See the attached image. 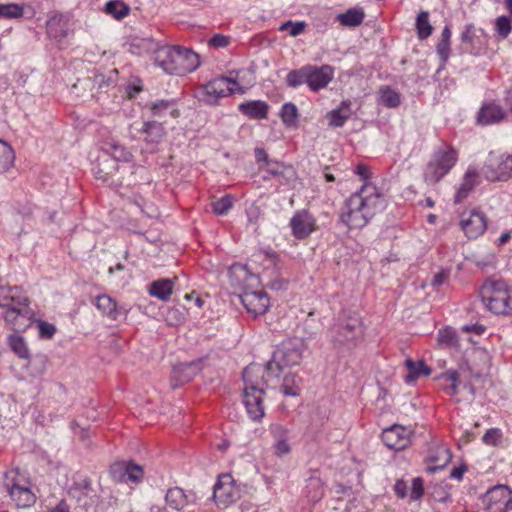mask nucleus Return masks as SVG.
Returning <instances> with one entry per match:
<instances>
[{"label":"nucleus","mask_w":512,"mask_h":512,"mask_svg":"<svg viewBox=\"0 0 512 512\" xmlns=\"http://www.w3.org/2000/svg\"><path fill=\"white\" fill-rule=\"evenodd\" d=\"M410 434L409 429L400 425H393L384 429L382 441L390 449L403 450L410 443Z\"/></svg>","instance_id":"a211bd4d"},{"label":"nucleus","mask_w":512,"mask_h":512,"mask_svg":"<svg viewBox=\"0 0 512 512\" xmlns=\"http://www.w3.org/2000/svg\"><path fill=\"white\" fill-rule=\"evenodd\" d=\"M141 133L145 134L144 141L147 144H158L166 135L165 128L162 123L157 121L144 122Z\"/></svg>","instance_id":"c85d7f7f"},{"label":"nucleus","mask_w":512,"mask_h":512,"mask_svg":"<svg viewBox=\"0 0 512 512\" xmlns=\"http://www.w3.org/2000/svg\"><path fill=\"white\" fill-rule=\"evenodd\" d=\"M381 102L388 108H396L400 105V95L389 86L381 90Z\"/></svg>","instance_id":"49530a36"},{"label":"nucleus","mask_w":512,"mask_h":512,"mask_svg":"<svg viewBox=\"0 0 512 512\" xmlns=\"http://www.w3.org/2000/svg\"><path fill=\"white\" fill-rule=\"evenodd\" d=\"M475 37V27L473 24H467L461 33V41L463 43L472 44Z\"/></svg>","instance_id":"bf43d9fd"},{"label":"nucleus","mask_w":512,"mask_h":512,"mask_svg":"<svg viewBox=\"0 0 512 512\" xmlns=\"http://www.w3.org/2000/svg\"><path fill=\"white\" fill-rule=\"evenodd\" d=\"M283 379L280 384V390L285 396H298L300 392L299 378L294 373H283Z\"/></svg>","instance_id":"c9c22d12"},{"label":"nucleus","mask_w":512,"mask_h":512,"mask_svg":"<svg viewBox=\"0 0 512 512\" xmlns=\"http://www.w3.org/2000/svg\"><path fill=\"white\" fill-rule=\"evenodd\" d=\"M269 432L273 439L274 453L280 457L289 454L291 452L290 431L285 426L274 423L270 425Z\"/></svg>","instance_id":"aec40b11"},{"label":"nucleus","mask_w":512,"mask_h":512,"mask_svg":"<svg viewBox=\"0 0 512 512\" xmlns=\"http://www.w3.org/2000/svg\"><path fill=\"white\" fill-rule=\"evenodd\" d=\"M305 348L304 341L298 338L283 341L265 366L267 382L279 383L286 368L300 364Z\"/></svg>","instance_id":"423d86ee"},{"label":"nucleus","mask_w":512,"mask_h":512,"mask_svg":"<svg viewBox=\"0 0 512 512\" xmlns=\"http://www.w3.org/2000/svg\"><path fill=\"white\" fill-rule=\"evenodd\" d=\"M154 117H164L170 114L173 118L179 116V111L175 107L173 100H158L147 105Z\"/></svg>","instance_id":"7c9ffc66"},{"label":"nucleus","mask_w":512,"mask_h":512,"mask_svg":"<svg viewBox=\"0 0 512 512\" xmlns=\"http://www.w3.org/2000/svg\"><path fill=\"white\" fill-rule=\"evenodd\" d=\"M457 152L454 149L438 150L433 154L424 172V180L433 185L439 182L455 165Z\"/></svg>","instance_id":"9d476101"},{"label":"nucleus","mask_w":512,"mask_h":512,"mask_svg":"<svg viewBox=\"0 0 512 512\" xmlns=\"http://www.w3.org/2000/svg\"><path fill=\"white\" fill-rule=\"evenodd\" d=\"M484 305L495 314H507L512 311V297L504 281H488L481 289Z\"/></svg>","instance_id":"0eeeda50"},{"label":"nucleus","mask_w":512,"mask_h":512,"mask_svg":"<svg viewBox=\"0 0 512 512\" xmlns=\"http://www.w3.org/2000/svg\"><path fill=\"white\" fill-rule=\"evenodd\" d=\"M111 473L115 479L131 482H139L143 478V468L133 462L116 463L111 467Z\"/></svg>","instance_id":"412c9836"},{"label":"nucleus","mask_w":512,"mask_h":512,"mask_svg":"<svg viewBox=\"0 0 512 512\" xmlns=\"http://www.w3.org/2000/svg\"><path fill=\"white\" fill-rule=\"evenodd\" d=\"M239 111L250 119H266L269 105L265 101L250 100L238 106Z\"/></svg>","instance_id":"b1692460"},{"label":"nucleus","mask_w":512,"mask_h":512,"mask_svg":"<svg viewBox=\"0 0 512 512\" xmlns=\"http://www.w3.org/2000/svg\"><path fill=\"white\" fill-rule=\"evenodd\" d=\"M305 493L310 502H318L324 495L321 479L318 477H310L305 486Z\"/></svg>","instance_id":"4c0bfd02"},{"label":"nucleus","mask_w":512,"mask_h":512,"mask_svg":"<svg viewBox=\"0 0 512 512\" xmlns=\"http://www.w3.org/2000/svg\"><path fill=\"white\" fill-rule=\"evenodd\" d=\"M385 206L384 195L375 185L365 182L345 201L340 220L349 229L362 228Z\"/></svg>","instance_id":"f257e3e1"},{"label":"nucleus","mask_w":512,"mask_h":512,"mask_svg":"<svg viewBox=\"0 0 512 512\" xmlns=\"http://www.w3.org/2000/svg\"><path fill=\"white\" fill-rule=\"evenodd\" d=\"M103 151L106 156H110L112 158V162H129L132 159V153L126 149L123 145L119 144L116 141L109 142L105 144L103 147Z\"/></svg>","instance_id":"2f4dec72"},{"label":"nucleus","mask_w":512,"mask_h":512,"mask_svg":"<svg viewBox=\"0 0 512 512\" xmlns=\"http://www.w3.org/2000/svg\"><path fill=\"white\" fill-rule=\"evenodd\" d=\"M118 169V166L112 160L104 159L98 160V163L93 167L95 177L103 182H107L110 176Z\"/></svg>","instance_id":"e433bc0d"},{"label":"nucleus","mask_w":512,"mask_h":512,"mask_svg":"<svg viewBox=\"0 0 512 512\" xmlns=\"http://www.w3.org/2000/svg\"><path fill=\"white\" fill-rule=\"evenodd\" d=\"M105 12L115 19H123L129 13V7L121 1H109L105 6Z\"/></svg>","instance_id":"37998d69"},{"label":"nucleus","mask_w":512,"mask_h":512,"mask_svg":"<svg viewBox=\"0 0 512 512\" xmlns=\"http://www.w3.org/2000/svg\"><path fill=\"white\" fill-rule=\"evenodd\" d=\"M202 369V360L198 359L192 362L179 363L172 369L171 385L177 388L191 381Z\"/></svg>","instance_id":"f3484780"},{"label":"nucleus","mask_w":512,"mask_h":512,"mask_svg":"<svg viewBox=\"0 0 512 512\" xmlns=\"http://www.w3.org/2000/svg\"><path fill=\"white\" fill-rule=\"evenodd\" d=\"M173 291V282L170 279H159L153 281L149 286L151 296L166 301Z\"/></svg>","instance_id":"72a5a7b5"},{"label":"nucleus","mask_w":512,"mask_h":512,"mask_svg":"<svg viewBox=\"0 0 512 512\" xmlns=\"http://www.w3.org/2000/svg\"><path fill=\"white\" fill-rule=\"evenodd\" d=\"M45 357L36 356L33 359H30L27 363V367L30 369L32 375H40L45 370Z\"/></svg>","instance_id":"603ef678"},{"label":"nucleus","mask_w":512,"mask_h":512,"mask_svg":"<svg viewBox=\"0 0 512 512\" xmlns=\"http://www.w3.org/2000/svg\"><path fill=\"white\" fill-rule=\"evenodd\" d=\"M212 498L217 505L225 507L239 498V490L235 486V481L231 474L224 473L219 475L213 487Z\"/></svg>","instance_id":"2eb2a0df"},{"label":"nucleus","mask_w":512,"mask_h":512,"mask_svg":"<svg viewBox=\"0 0 512 512\" xmlns=\"http://www.w3.org/2000/svg\"><path fill=\"white\" fill-rule=\"evenodd\" d=\"M438 341L441 345H445L446 347H455L458 344V337L452 328L446 327L439 331Z\"/></svg>","instance_id":"09e8293b"},{"label":"nucleus","mask_w":512,"mask_h":512,"mask_svg":"<svg viewBox=\"0 0 512 512\" xmlns=\"http://www.w3.org/2000/svg\"><path fill=\"white\" fill-rule=\"evenodd\" d=\"M361 334V319L355 313L342 312L330 329L331 339L339 345L349 344Z\"/></svg>","instance_id":"1a4fd4ad"},{"label":"nucleus","mask_w":512,"mask_h":512,"mask_svg":"<svg viewBox=\"0 0 512 512\" xmlns=\"http://www.w3.org/2000/svg\"><path fill=\"white\" fill-rule=\"evenodd\" d=\"M143 42L153 52L155 65L169 75L183 76L195 71L200 65L198 54L191 49L178 45H159L150 39Z\"/></svg>","instance_id":"f03ea898"},{"label":"nucleus","mask_w":512,"mask_h":512,"mask_svg":"<svg viewBox=\"0 0 512 512\" xmlns=\"http://www.w3.org/2000/svg\"><path fill=\"white\" fill-rule=\"evenodd\" d=\"M502 434L498 428H491L483 435V442L487 445L495 446L500 441Z\"/></svg>","instance_id":"4d7b16f0"},{"label":"nucleus","mask_w":512,"mask_h":512,"mask_svg":"<svg viewBox=\"0 0 512 512\" xmlns=\"http://www.w3.org/2000/svg\"><path fill=\"white\" fill-rule=\"evenodd\" d=\"M482 174L489 181H504L512 175V156L489 154L482 168Z\"/></svg>","instance_id":"4468645a"},{"label":"nucleus","mask_w":512,"mask_h":512,"mask_svg":"<svg viewBox=\"0 0 512 512\" xmlns=\"http://www.w3.org/2000/svg\"><path fill=\"white\" fill-rule=\"evenodd\" d=\"M280 116L286 126H293L298 117L296 105L291 102L285 103L281 108Z\"/></svg>","instance_id":"a18cd8bd"},{"label":"nucleus","mask_w":512,"mask_h":512,"mask_svg":"<svg viewBox=\"0 0 512 512\" xmlns=\"http://www.w3.org/2000/svg\"><path fill=\"white\" fill-rule=\"evenodd\" d=\"M305 27L306 24L303 21L293 22L289 20L280 26V30L285 31L290 28V35L295 37L300 35L305 30Z\"/></svg>","instance_id":"5fc2aeb1"},{"label":"nucleus","mask_w":512,"mask_h":512,"mask_svg":"<svg viewBox=\"0 0 512 512\" xmlns=\"http://www.w3.org/2000/svg\"><path fill=\"white\" fill-rule=\"evenodd\" d=\"M486 512H507L512 509V491L502 484L491 487L482 498Z\"/></svg>","instance_id":"ddd939ff"},{"label":"nucleus","mask_w":512,"mask_h":512,"mask_svg":"<svg viewBox=\"0 0 512 512\" xmlns=\"http://www.w3.org/2000/svg\"><path fill=\"white\" fill-rule=\"evenodd\" d=\"M15 154L12 147L0 140V173L8 171L14 164Z\"/></svg>","instance_id":"58836bf2"},{"label":"nucleus","mask_w":512,"mask_h":512,"mask_svg":"<svg viewBox=\"0 0 512 512\" xmlns=\"http://www.w3.org/2000/svg\"><path fill=\"white\" fill-rule=\"evenodd\" d=\"M134 203L137 207H139L142 213L148 215L149 217H153L155 215L153 206L147 205L142 197H136Z\"/></svg>","instance_id":"680f3d73"},{"label":"nucleus","mask_w":512,"mask_h":512,"mask_svg":"<svg viewBox=\"0 0 512 512\" xmlns=\"http://www.w3.org/2000/svg\"><path fill=\"white\" fill-rule=\"evenodd\" d=\"M395 494L399 498H405L407 496V484L403 480H397L394 485Z\"/></svg>","instance_id":"e2e57ef3"},{"label":"nucleus","mask_w":512,"mask_h":512,"mask_svg":"<svg viewBox=\"0 0 512 512\" xmlns=\"http://www.w3.org/2000/svg\"><path fill=\"white\" fill-rule=\"evenodd\" d=\"M487 217L478 208L465 209L459 216V226L468 239H477L487 229Z\"/></svg>","instance_id":"f8f14e48"},{"label":"nucleus","mask_w":512,"mask_h":512,"mask_svg":"<svg viewBox=\"0 0 512 512\" xmlns=\"http://www.w3.org/2000/svg\"><path fill=\"white\" fill-rule=\"evenodd\" d=\"M447 278H448V272H446V271H440V272H438V273L434 276V278H433V280H432V285H434V286H439V285L443 284V283H444V281H445Z\"/></svg>","instance_id":"774afa93"},{"label":"nucleus","mask_w":512,"mask_h":512,"mask_svg":"<svg viewBox=\"0 0 512 512\" xmlns=\"http://www.w3.org/2000/svg\"><path fill=\"white\" fill-rule=\"evenodd\" d=\"M238 74V71H231L229 77L219 76L210 80L204 87L209 101H216L234 93L245 94L247 88L239 84Z\"/></svg>","instance_id":"9b49d317"},{"label":"nucleus","mask_w":512,"mask_h":512,"mask_svg":"<svg viewBox=\"0 0 512 512\" xmlns=\"http://www.w3.org/2000/svg\"><path fill=\"white\" fill-rule=\"evenodd\" d=\"M364 17L365 13L362 8H351L338 15V20L343 26L356 27L363 22Z\"/></svg>","instance_id":"f704fd0d"},{"label":"nucleus","mask_w":512,"mask_h":512,"mask_svg":"<svg viewBox=\"0 0 512 512\" xmlns=\"http://www.w3.org/2000/svg\"><path fill=\"white\" fill-rule=\"evenodd\" d=\"M244 389H243V404L246 408L247 414L252 421H260L265 415V408L263 405L264 399V385L276 388V382H267V377L264 378V370L258 364H251L247 366L243 373Z\"/></svg>","instance_id":"39448f33"},{"label":"nucleus","mask_w":512,"mask_h":512,"mask_svg":"<svg viewBox=\"0 0 512 512\" xmlns=\"http://www.w3.org/2000/svg\"><path fill=\"white\" fill-rule=\"evenodd\" d=\"M4 486L17 507L26 508L35 503L36 497L30 489L29 480L19 469L5 473Z\"/></svg>","instance_id":"6e6552de"},{"label":"nucleus","mask_w":512,"mask_h":512,"mask_svg":"<svg viewBox=\"0 0 512 512\" xmlns=\"http://www.w3.org/2000/svg\"><path fill=\"white\" fill-rule=\"evenodd\" d=\"M47 32L54 38H62L67 35V23L63 14L55 13L47 21Z\"/></svg>","instance_id":"473e14b6"},{"label":"nucleus","mask_w":512,"mask_h":512,"mask_svg":"<svg viewBox=\"0 0 512 512\" xmlns=\"http://www.w3.org/2000/svg\"><path fill=\"white\" fill-rule=\"evenodd\" d=\"M334 70L329 65H308V87L312 91L325 88L333 79Z\"/></svg>","instance_id":"6ab92c4d"},{"label":"nucleus","mask_w":512,"mask_h":512,"mask_svg":"<svg viewBox=\"0 0 512 512\" xmlns=\"http://www.w3.org/2000/svg\"><path fill=\"white\" fill-rule=\"evenodd\" d=\"M436 52L442 62H446L450 56V41L440 39L436 46Z\"/></svg>","instance_id":"13d9d810"},{"label":"nucleus","mask_w":512,"mask_h":512,"mask_svg":"<svg viewBox=\"0 0 512 512\" xmlns=\"http://www.w3.org/2000/svg\"><path fill=\"white\" fill-rule=\"evenodd\" d=\"M290 227L295 238L305 239L317 229L316 219L308 210H299L290 219Z\"/></svg>","instance_id":"dca6fc26"},{"label":"nucleus","mask_w":512,"mask_h":512,"mask_svg":"<svg viewBox=\"0 0 512 512\" xmlns=\"http://www.w3.org/2000/svg\"><path fill=\"white\" fill-rule=\"evenodd\" d=\"M37 327H38L39 336L43 339H50L56 333L55 325H53L49 322H46V321H42V320L37 321Z\"/></svg>","instance_id":"864d4df0"},{"label":"nucleus","mask_w":512,"mask_h":512,"mask_svg":"<svg viewBox=\"0 0 512 512\" xmlns=\"http://www.w3.org/2000/svg\"><path fill=\"white\" fill-rule=\"evenodd\" d=\"M23 7L15 3L0 4V17L6 19L20 18Z\"/></svg>","instance_id":"de8ad7c7"},{"label":"nucleus","mask_w":512,"mask_h":512,"mask_svg":"<svg viewBox=\"0 0 512 512\" xmlns=\"http://www.w3.org/2000/svg\"><path fill=\"white\" fill-rule=\"evenodd\" d=\"M405 366L408 370V373L404 377V380L408 384L414 382L422 375L429 376L432 372L431 368L426 365L424 360L414 362L412 359L408 358L405 360Z\"/></svg>","instance_id":"c756f323"},{"label":"nucleus","mask_w":512,"mask_h":512,"mask_svg":"<svg viewBox=\"0 0 512 512\" xmlns=\"http://www.w3.org/2000/svg\"><path fill=\"white\" fill-rule=\"evenodd\" d=\"M286 84L292 88L299 87L303 84L308 85V65L291 70L286 76Z\"/></svg>","instance_id":"ea45409f"},{"label":"nucleus","mask_w":512,"mask_h":512,"mask_svg":"<svg viewBox=\"0 0 512 512\" xmlns=\"http://www.w3.org/2000/svg\"><path fill=\"white\" fill-rule=\"evenodd\" d=\"M229 280L232 286L242 290L240 299L247 311L254 316L263 315L269 308L270 301L264 290H253L259 283L258 277L245 265L235 263L229 267Z\"/></svg>","instance_id":"7ed1b4c3"},{"label":"nucleus","mask_w":512,"mask_h":512,"mask_svg":"<svg viewBox=\"0 0 512 512\" xmlns=\"http://www.w3.org/2000/svg\"><path fill=\"white\" fill-rule=\"evenodd\" d=\"M349 117L350 111L348 105L346 102H343L341 108L334 109L329 113V123L334 127H342Z\"/></svg>","instance_id":"79ce46f5"},{"label":"nucleus","mask_w":512,"mask_h":512,"mask_svg":"<svg viewBox=\"0 0 512 512\" xmlns=\"http://www.w3.org/2000/svg\"><path fill=\"white\" fill-rule=\"evenodd\" d=\"M495 29L500 38H507L512 31L511 19L505 15L499 16L496 19Z\"/></svg>","instance_id":"3c124183"},{"label":"nucleus","mask_w":512,"mask_h":512,"mask_svg":"<svg viewBox=\"0 0 512 512\" xmlns=\"http://www.w3.org/2000/svg\"><path fill=\"white\" fill-rule=\"evenodd\" d=\"M416 30L418 38L421 40L427 39L433 31V27L429 22V13L421 11L416 18Z\"/></svg>","instance_id":"a19ab883"},{"label":"nucleus","mask_w":512,"mask_h":512,"mask_svg":"<svg viewBox=\"0 0 512 512\" xmlns=\"http://www.w3.org/2000/svg\"><path fill=\"white\" fill-rule=\"evenodd\" d=\"M507 113L495 102L484 103L477 114V122L481 125H492L501 122Z\"/></svg>","instance_id":"4be33fe9"},{"label":"nucleus","mask_w":512,"mask_h":512,"mask_svg":"<svg viewBox=\"0 0 512 512\" xmlns=\"http://www.w3.org/2000/svg\"><path fill=\"white\" fill-rule=\"evenodd\" d=\"M167 505L174 510H181L186 504L196 501L194 494L187 495L183 489L179 487L170 488L165 495Z\"/></svg>","instance_id":"393cba45"},{"label":"nucleus","mask_w":512,"mask_h":512,"mask_svg":"<svg viewBox=\"0 0 512 512\" xmlns=\"http://www.w3.org/2000/svg\"><path fill=\"white\" fill-rule=\"evenodd\" d=\"M255 158L258 162L264 161L267 164V166L270 165V160L268 159V155H267L266 151L262 148L255 149Z\"/></svg>","instance_id":"338daca9"},{"label":"nucleus","mask_w":512,"mask_h":512,"mask_svg":"<svg viewBox=\"0 0 512 512\" xmlns=\"http://www.w3.org/2000/svg\"><path fill=\"white\" fill-rule=\"evenodd\" d=\"M29 298L18 286H0V306L6 308L5 321L15 331H24L35 321Z\"/></svg>","instance_id":"20e7f679"},{"label":"nucleus","mask_w":512,"mask_h":512,"mask_svg":"<svg viewBox=\"0 0 512 512\" xmlns=\"http://www.w3.org/2000/svg\"><path fill=\"white\" fill-rule=\"evenodd\" d=\"M95 305L103 315L111 320H118L127 314V310L124 307L118 306L116 301L106 294L96 297Z\"/></svg>","instance_id":"5701e85b"},{"label":"nucleus","mask_w":512,"mask_h":512,"mask_svg":"<svg viewBox=\"0 0 512 512\" xmlns=\"http://www.w3.org/2000/svg\"><path fill=\"white\" fill-rule=\"evenodd\" d=\"M424 494L423 480L420 477H416L412 480V488L410 492V499L412 501H418Z\"/></svg>","instance_id":"6e6d98bb"},{"label":"nucleus","mask_w":512,"mask_h":512,"mask_svg":"<svg viewBox=\"0 0 512 512\" xmlns=\"http://www.w3.org/2000/svg\"><path fill=\"white\" fill-rule=\"evenodd\" d=\"M91 492V481L87 478L74 482L68 490V494L83 507L89 505L88 499Z\"/></svg>","instance_id":"bb28decb"},{"label":"nucleus","mask_w":512,"mask_h":512,"mask_svg":"<svg viewBox=\"0 0 512 512\" xmlns=\"http://www.w3.org/2000/svg\"><path fill=\"white\" fill-rule=\"evenodd\" d=\"M429 462L433 465L427 467V471L430 473H435L436 471L442 470L445 468L452 459V454L450 450L446 446H438L434 451H432L429 455Z\"/></svg>","instance_id":"cd10ccee"},{"label":"nucleus","mask_w":512,"mask_h":512,"mask_svg":"<svg viewBox=\"0 0 512 512\" xmlns=\"http://www.w3.org/2000/svg\"><path fill=\"white\" fill-rule=\"evenodd\" d=\"M479 184V175L475 168L469 167L464 174L463 181L455 195V202L460 203L468 197V195Z\"/></svg>","instance_id":"a878e982"},{"label":"nucleus","mask_w":512,"mask_h":512,"mask_svg":"<svg viewBox=\"0 0 512 512\" xmlns=\"http://www.w3.org/2000/svg\"><path fill=\"white\" fill-rule=\"evenodd\" d=\"M247 218L248 222L251 224H256L260 216V209L257 206H251L247 209Z\"/></svg>","instance_id":"0e129e2a"},{"label":"nucleus","mask_w":512,"mask_h":512,"mask_svg":"<svg viewBox=\"0 0 512 512\" xmlns=\"http://www.w3.org/2000/svg\"><path fill=\"white\" fill-rule=\"evenodd\" d=\"M285 167L279 163H275V166L269 165V168L267 169V173L270 176L277 177L280 175H283L285 173Z\"/></svg>","instance_id":"69168bd1"},{"label":"nucleus","mask_w":512,"mask_h":512,"mask_svg":"<svg viewBox=\"0 0 512 512\" xmlns=\"http://www.w3.org/2000/svg\"><path fill=\"white\" fill-rule=\"evenodd\" d=\"M233 207V197L226 195L212 202V210L216 215H226Z\"/></svg>","instance_id":"8fccbe9b"},{"label":"nucleus","mask_w":512,"mask_h":512,"mask_svg":"<svg viewBox=\"0 0 512 512\" xmlns=\"http://www.w3.org/2000/svg\"><path fill=\"white\" fill-rule=\"evenodd\" d=\"M9 345L13 352L20 358L28 359L29 349L23 337L17 335L10 336Z\"/></svg>","instance_id":"c03bdc74"},{"label":"nucleus","mask_w":512,"mask_h":512,"mask_svg":"<svg viewBox=\"0 0 512 512\" xmlns=\"http://www.w3.org/2000/svg\"><path fill=\"white\" fill-rule=\"evenodd\" d=\"M229 42L230 38L228 36L217 34L209 40V45L214 48H224L229 44Z\"/></svg>","instance_id":"052dcab7"}]
</instances>
